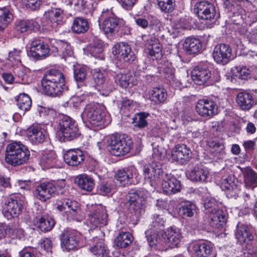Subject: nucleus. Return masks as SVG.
Wrapping results in <instances>:
<instances>
[{
	"instance_id": "a211bd4d",
	"label": "nucleus",
	"mask_w": 257,
	"mask_h": 257,
	"mask_svg": "<svg viewBox=\"0 0 257 257\" xmlns=\"http://www.w3.org/2000/svg\"><path fill=\"white\" fill-rule=\"evenodd\" d=\"M161 181H162V189L166 194L171 195L180 191V181L171 174L164 173Z\"/></svg>"
},
{
	"instance_id": "c756f323",
	"label": "nucleus",
	"mask_w": 257,
	"mask_h": 257,
	"mask_svg": "<svg viewBox=\"0 0 257 257\" xmlns=\"http://www.w3.org/2000/svg\"><path fill=\"white\" fill-rule=\"evenodd\" d=\"M189 179L194 182H207L209 181V173L207 169L194 167L188 173Z\"/></svg>"
},
{
	"instance_id": "e433bc0d",
	"label": "nucleus",
	"mask_w": 257,
	"mask_h": 257,
	"mask_svg": "<svg viewBox=\"0 0 257 257\" xmlns=\"http://www.w3.org/2000/svg\"><path fill=\"white\" fill-rule=\"evenodd\" d=\"M88 52L90 55L96 59L102 60L104 59L103 47L102 41L95 38L88 48Z\"/></svg>"
},
{
	"instance_id": "4be33fe9",
	"label": "nucleus",
	"mask_w": 257,
	"mask_h": 257,
	"mask_svg": "<svg viewBox=\"0 0 257 257\" xmlns=\"http://www.w3.org/2000/svg\"><path fill=\"white\" fill-rule=\"evenodd\" d=\"M56 191V187L53 183L44 182L36 187L35 195L38 199L45 202L52 197Z\"/></svg>"
},
{
	"instance_id": "79ce46f5",
	"label": "nucleus",
	"mask_w": 257,
	"mask_h": 257,
	"mask_svg": "<svg viewBox=\"0 0 257 257\" xmlns=\"http://www.w3.org/2000/svg\"><path fill=\"white\" fill-rule=\"evenodd\" d=\"M150 97L156 104L163 103L167 97V91L163 87L154 88L150 92Z\"/></svg>"
},
{
	"instance_id": "c03bdc74",
	"label": "nucleus",
	"mask_w": 257,
	"mask_h": 257,
	"mask_svg": "<svg viewBox=\"0 0 257 257\" xmlns=\"http://www.w3.org/2000/svg\"><path fill=\"white\" fill-rule=\"evenodd\" d=\"M133 236L128 232H120L114 239L115 244L120 248H125L131 244Z\"/></svg>"
},
{
	"instance_id": "5fc2aeb1",
	"label": "nucleus",
	"mask_w": 257,
	"mask_h": 257,
	"mask_svg": "<svg viewBox=\"0 0 257 257\" xmlns=\"http://www.w3.org/2000/svg\"><path fill=\"white\" fill-rule=\"evenodd\" d=\"M157 2L161 11L165 13L172 12L175 7V0H157Z\"/></svg>"
},
{
	"instance_id": "ddd939ff",
	"label": "nucleus",
	"mask_w": 257,
	"mask_h": 257,
	"mask_svg": "<svg viewBox=\"0 0 257 257\" xmlns=\"http://www.w3.org/2000/svg\"><path fill=\"white\" fill-rule=\"evenodd\" d=\"M64 17V12L58 8H53L45 13L42 18L44 25L50 27L52 29L57 31L60 26L62 25Z\"/></svg>"
},
{
	"instance_id": "7ed1b4c3",
	"label": "nucleus",
	"mask_w": 257,
	"mask_h": 257,
	"mask_svg": "<svg viewBox=\"0 0 257 257\" xmlns=\"http://www.w3.org/2000/svg\"><path fill=\"white\" fill-rule=\"evenodd\" d=\"M83 119H86L92 125L104 126L109 122V117L107 115L105 108L96 103H90L86 105L81 114Z\"/></svg>"
},
{
	"instance_id": "39448f33",
	"label": "nucleus",
	"mask_w": 257,
	"mask_h": 257,
	"mask_svg": "<svg viewBox=\"0 0 257 257\" xmlns=\"http://www.w3.org/2000/svg\"><path fill=\"white\" fill-rule=\"evenodd\" d=\"M110 153L115 156L128 153L133 147V141L124 134H113L108 140Z\"/></svg>"
},
{
	"instance_id": "f3484780",
	"label": "nucleus",
	"mask_w": 257,
	"mask_h": 257,
	"mask_svg": "<svg viewBox=\"0 0 257 257\" xmlns=\"http://www.w3.org/2000/svg\"><path fill=\"white\" fill-rule=\"evenodd\" d=\"M189 249L195 257H212L213 248L210 242H195L190 244Z\"/></svg>"
},
{
	"instance_id": "680f3d73",
	"label": "nucleus",
	"mask_w": 257,
	"mask_h": 257,
	"mask_svg": "<svg viewBox=\"0 0 257 257\" xmlns=\"http://www.w3.org/2000/svg\"><path fill=\"white\" fill-rule=\"evenodd\" d=\"M155 34V32H158L162 30L163 26L161 21L157 18L150 16H149V27Z\"/></svg>"
},
{
	"instance_id": "0e129e2a",
	"label": "nucleus",
	"mask_w": 257,
	"mask_h": 257,
	"mask_svg": "<svg viewBox=\"0 0 257 257\" xmlns=\"http://www.w3.org/2000/svg\"><path fill=\"white\" fill-rule=\"evenodd\" d=\"M112 189V185L108 182H103L97 186V192L101 195H106L110 193Z\"/></svg>"
},
{
	"instance_id": "7c9ffc66",
	"label": "nucleus",
	"mask_w": 257,
	"mask_h": 257,
	"mask_svg": "<svg viewBox=\"0 0 257 257\" xmlns=\"http://www.w3.org/2000/svg\"><path fill=\"white\" fill-rule=\"evenodd\" d=\"M236 101L243 110L250 109L254 104L252 95L247 92H240L236 96Z\"/></svg>"
},
{
	"instance_id": "473e14b6",
	"label": "nucleus",
	"mask_w": 257,
	"mask_h": 257,
	"mask_svg": "<svg viewBox=\"0 0 257 257\" xmlns=\"http://www.w3.org/2000/svg\"><path fill=\"white\" fill-rule=\"evenodd\" d=\"M245 186L252 190L257 187V173L250 167H246L242 171Z\"/></svg>"
},
{
	"instance_id": "9b49d317",
	"label": "nucleus",
	"mask_w": 257,
	"mask_h": 257,
	"mask_svg": "<svg viewBox=\"0 0 257 257\" xmlns=\"http://www.w3.org/2000/svg\"><path fill=\"white\" fill-rule=\"evenodd\" d=\"M81 234L78 231L71 230H64L60 235L61 246L63 251L77 250L79 247Z\"/></svg>"
},
{
	"instance_id": "9d476101",
	"label": "nucleus",
	"mask_w": 257,
	"mask_h": 257,
	"mask_svg": "<svg viewBox=\"0 0 257 257\" xmlns=\"http://www.w3.org/2000/svg\"><path fill=\"white\" fill-rule=\"evenodd\" d=\"M164 174L160 162H152L143 166L144 179L152 187H155L160 181Z\"/></svg>"
},
{
	"instance_id": "412c9836",
	"label": "nucleus",
	"mask_w": 257,
	"mask_h": 257,
	"mask_svg": "<svg viewBox=\"0 0 257 257\" xmlns=\"http://www.w3.org/2000/svg\"><path fill=\"white\" fill-rule=\"evenodd\" d=\"M192 152L185 144L176 145L172 151V159L181 164H186L191 158Z\"/></svg>"
},
{
	"instance_id": "8fccbe9b",
	"label": "nucleus",
	"mask_w": 257,
	"mask_h": 257,
	"mask_svg": "<svg viewBox=\"0 0 257 257\" xmlns=\"http://www.w3.org/2000/svg\"><path fill=\"white\" fill-rule=\"evenodd\" d=\"M221 203L217 202L215 198H207L204 202V212L206 214H209L216 210H220Z\"/></svg>"
},
{
	"instance_id": "0eeeda50",
	"label": "nucleus",
	"mask_w": 257,
	"mask_h": 257,
	"mask_svg": "<svg viewBox=\"0 0 257 257\" xmlns=\"http://www.w3.org/2000/svg\"><path fill=\"white\" fill-rule=\"evenodd\" d=\"M79 135L78 125L74 119L64 115L59 120L57 128V135L61 141H71L77 138Z\"/></svg>"
},
{
	"instance_id": "603ef678",
	"label": "nucleus",
	"mask_w": 257,
	"mask_h": 257,
	"mask_svg": "<svg viewBox=\"0 0 257 257\" xmlns=\"http://www.w3.org/2000/svg\"><path fill=\"white\" fill-rule=\"evenodd\" d=\"M17 102L19 108L24 111L29 110L32 105V100L30 97L25 93L20 94L17 99Z\"/></svg>"
},
{
	"instance_id": "dca6fc26",
	"label": "nucleus",
	"mask_w": 257,
	"mask_h": 257,
	"mask_svg": "<svg viewBox=\"0 0 257 257\" xmlns=\"http://www.w3.org/2000/svg\"><path fill=\"white\" fill-rule=\"evenodd\" d=\"M231 55V48L228 45L224 44L216 45L212 53L214 61L223 65L229 62Z\"/></svg>"
},
{
	"instance_id": "09e8293b",
	"label": "nucleus",
	"mask_w": 257,
	"mask_h": 257,
	"mask_svg": "<svg viewBox=\"0 0 257 257\" xmlns=\"http://www.w3.org/2000/svg\"><path fill=\"white\" fill-rule=\"evenodd\" d=\"M58 55L65 59L67 57L71 56L73 54V52L70 45L64 41H59L57 43V46L56 47Z\"/></svg>"
},
{
	"instance_id": "f8f14e48",
	"label": "nucleus",
	"mask_w": 257,
	"mask_h": 257,
	"mask_svg": "<svg viewBox=\"0 0 257 257\" xmlns=\"http://www.w3.org/2000/svg\"><path fill=\"white\" fill-rule=\"evenodd\" d=\"M194 9L198 17L202 19L215 20L219 17L215 7L209 1H202L197 2Z\"/></svg>"
},
{
	"instance_id": "bb28decb",
	"label": "nucleus",
	"mask_w": 257,
	"mask_h": 257,
	"mask_svg": "<svg viewBox=\"0 0 257 257\" xmlns=\"http://www.w3.org/2000/svg\"><path fill=\"white\" fill-rule=\"evenodd\" d=\"M136 172V169L134 167H130L117 171L115 175L116 183L122 186L131 183V180Z\"/></svg>"
},
{
	"instance_id": "338daca9",
	"label": "nucleus",
	"mask_w": 257,
	"mask_h": 257,
	"mask_svg": "<svg viewBox=\"0 0 257 257\" xmlns=\"http://www.w3.org/2000/svg\"><path fill=\"white\" fill-rule=\"evenodd\" d=\"M69 103L75 108H79L84 105L83 98L82 96H73L69 100Z\"/></svg>"
},
{
	"instance_id": "052dcab7",
	"label": "nucleus",
	"mask_w": 257,
	"mask_h": 257,
	"mask_svg": "<svg viewBox=\"0 0 257 257\" xmlns=\"http://www.w3.org/2000/svg\"><path fill=\"white\" fill-rule=\"evenodd\" d=\"M41 157L40 162L46 167L52 165L55 159L56 155L54 152H48L42 154Z\"/></svg>"
},
{
	"instance_id": "49530a36",
	"label": "nucleus",
	"mask_w": 257,
	"mask_h": 257,
	"mask_svg": "<svg viewBox=\"0 0 257 257\" xmlns=\"http://www.w3.org/2000/svg\"><path fill=\"white\" fill-rule=\"evenodd\" d=\"M13 15L7 7L0 8V31L4 30L13 20Z\"/></svg>"
},
{
	"instance_id": "6e6552de",
	"label": "nucleus",
	"mask_w": 257,
	"mask_h": 257,
	"mask_svg": "<svg viewBox=\"0 0 257 257\" xmlns=\"http://www.w3.org/2000/svg\"><path fill=\"white\" fill-rule=\"evenodd\" d=\"M57 209L65 210L67 219L81 222L84 218V214L80 208L79 204L76 201L64 199L57 202Z\"/></svg>"
},
{
	"instance_id": "774afa93",
	"label": "nucleus",
	"mask_w": 257,
	"mask_h": 257,
	"mask_svg": "<svg viewBox=\"0 0 257 257\" xmlns=\"http://www.w3.org/2000/svg\"><path fill=\"white\" fill-rule=\"evenodd\" d=\"M244 254L245 257H257V248L247 243Z\"/></svg>"
},
{
	"instance_id": "f257e3e1",
	"label": "nucleus",
	"mask_w": 257,
	"mask_h": 257,
	"mask_svg": "<svg viewBox=\"0 0 257 257\" xmlns=\"http://www.w3.org/2000/svg\"><path fill=\"white\" fill-rule=\"evenodd\" d=\"M42 86L45 93L51 96H60L68 89L63 74L59 70L51 69L44 75Z\"/></svg>"
},
{
	"instance_id": "2eb2a0df",
	"label": "nucleus",
	"mask_w": 257,
	"mask_h": 257,
	"mask_svg": "<svg viewBox=\"0 0 257 257\" xmlns=\"http://www.w3.org/2000/svg\"><path fill=\"white\" fill-rule=\"evenodd\" d=\"M112 52L120 60L127 63L133 62L136 58L130 46L125 42H121L115 44L112 47Z\"/></svg>"
},
{
	"instance_id": "13d9d810",
	"label": "nucleus",
	"mask_w": 257,
	"mask_h": 257,
	"mask_svg": "<svg viewBox=\"0 0 257 257\" xmlns=\"http://www.w3.org/2000/svg\"><path fill=\"white\" fill-rule=\"evenodd\" d=\"M17 5L25 6L32 10L38 9L41 4L40 0H14Z\"/></svg>"
},
{
	"instance_id": "6ab92c4d",
	"label": "nucleus",
	"mask_w": 257,
	"mask_h": 257,
	"mask_svg": "<svg viewBox=\"0 0 257 257\" xmlns=\"http://www.w3.org/2000/svg\"><path fill=\"white\" fill-rule=\"evenodd\" d=\"M217 105L209 99L199 100L196 105V110L199 115L204 117H210L216 113Z\"/></svg>"
},
{
	"instance_id": "423d86ee",
	"label": "nucleus",
	"mask_w": 257,
	"mask_h": 257,
	"mask_svg": "<svg viewBox=\"0 0 257 257\" xmlns=\"http://www.w3.org/2000/svg\"><path fill=\"white\" fill-rule=\"evenodd\" d=\"M88 212L87 224L91 229L105 226L108 215L106 207L101 204L87 205Z\"/></svg>"
},
{
	"instance_id": "a878e982",
	"label": "nucleus",
	"mask_w": 257,
	"mask_h": 257,
	"mask_svg": "<svg viewBox=\"0 0 257 257\" xmlns=\"http://www.w3.org/2000/svg\"><path fill=\"white\" fill-rule=\"evenodd\" d=\"M63 158L68 165L76 167L82 164L85 157L80 150L70 149L64 154Z\"/></svg>"
},
{
	"instance_id": "f704fd0d",
	"label": "nucleus",
	"mask_w": 257,
	"mask_h": 257,
	"mask_svg": "<svg viewBox=\"0 0 257 257\" xmlns=\"http://www.w3.org/2000/svg\"><path fill=\"white\" fill-rule=\"evenodd\" d=\"M107 73L104 70L95 69L93 72V78L96 89L102 87L104 89L111 90L112 87L109 88L107 83L106 82Z\"/></svg>"
},
{
	"instance_id": "2f4dec72",
	"label": "nucleus",
	"mask_w": 257,
	"mask_h": 257,
	"mask_svg": "<svg viewBox=\"0 0 257 257\" xmlns=\"http://www.w3.org/2000/svg\"><path fill=\"white\" fill-rule=\"evenodd\" d=\"M165 242L171 247H177L182 238L181 231L179 228L171 227L166 232Z\"/></svg>"
},
{
	"instance_id": "58836bf2",
	"label": "nucleus",
	"mask_w": 257,
	"mask_h": 257,
	"mask_svg": "<svg viewBox=\"0 0 257 257\" xmlns=\"http://www.w3.org/2000/svg\"><path fill=\"white\" fill-rule=\"evenodd\" d=\"M235 237L238 241L242 244L253 240V236L248 227L244 225L238 226L235 233Z\"/></svg>"
},
{
	"instance_id": "de8ad7c7",
	"label": "nucleus",
	"mask_w": 257,
	"mask_h": 257,
	"mask_svg": "<svg viewBox=\"0 0 257 257\" xmlns=\"http://www.w3.org/2000/svg\"><path fill=\"white\" fill-rule=\"evenodd\" d=\"M196 206L193 203L187 201L182 204L179 208V214L183 218L192 217L196 211Z\"/></svg>"
},
{
	"instance_id": "bf43d9fd",
	"label": "nucleus",
	"mask_w": 257,
	"mask_h": 257,
	"mask_svg": "<svg viewBox=\"0 0 257 257\" xmlns=\"http://www.w3.org/2000/svg\"><path fill=\"white\" fill-rule=\"evenodd\" d=\"M231 71L234 77L241 79H245L250 73V71L246 67H235Z\"/></svg>"
},
{
	"instance_id": "864d4df0",
	"label": "nucleus",
	"mask_w": 257,
	"mask_h": 257,
	"mask_svg": "<svg viewBox=\"0 0 257 257\" xmlns=\"http://www.w3.org/2000/svg\"><path fill=\"white\" fill-rule=\"evenodd\" d=\"M159 233V231L150 228L146 231V237L150 246H156L159 242L161 239Z\"/></svg>"
},
{
	"instance_id": "aec40b11",
	"label": "nucleus",
	"mask_w": 257,
	"mask_h": 257,
	"mask_svg": "<svg viewBox=\"0 0 257 257\" xmlns=\"http://www.w3.org/2000/svg\"><path fill=\"white\" fill-rule=\"evenodd\" d=\"M50 49L47 43L41 40L36 39L31 44L30 53L32 57L38 60H41L48 56Z\"/></svg>"
},
{
	"instance_id": "a19ab883",
	"label": "nucleus",
	"mask_w": 257,
	"mask_h": 257,
	"mask_svg": "<svg viewBox=\"0 0 257 257\" xmlns=\"http://www.w3.org/2000/svg\"><path fill=\"white\" fill-rule=\"evenodd\" d=\"M115 83L122 88L127 87L130 84L135 85L133 78L130 74H123L121 72H114L113 75Z\"/></svg>"
},
{
	"instance_id": "5701e85b",
	"label": "nucleus",
	"mask_w": 257,
	"mask_h": 257,
	"mask_svg": "<svg viewBox=\"0 0 257 257\" xmlns=\"http://www.w3.org/2000/svg\"><path fill=\"white\" fill-rule=\"evenodd\" d=\"M109 13V11L107 10L106 11H103L101 14V17L105 18L102 24V29L106 34H112L118 32L120 26L119 19L113 16L108 17Z\"/></svg>"
},
{
	"instance_id": "69168bd1",
	"label": "nucleus",
	"mask_w": 257,
	"mask_h": 257,
	"mask_svg": "<svg viewBox=\"0 0 257 257\" xmlns=\"http://www.w3.org/2000/svg\"><path fill=\"white\" fill-rule=\"evenodd\" d=\"M149 116L147 112H141L138 114L136 117V125L140 128H144L147 125L148 122L146 118Z\"/></svg>"
},
{
	"instance_id": "4468645a",
	"label": "nucleus",
	"mask_w": 257,
	"mask_h": 257,
	"mask_svg": "<svg viewBox=\"0 0 257 257\" xmlns=\"http://www.w3.org/2000/svg\"><path fill=\"white\" fill-rule=\"evenodd\" d=\"M27 135L29 141L34 145L43 144L49 138V134L45 127L38 124L29 127Z\"/></svg>"
},
{
	"instance_id": "1a4fd4ad",
	"label": "nucleus",
	"mask_w": 257,
	"mask_h": 257,
	"mask_svg": "<svg viewBox=\"0 0 257 257\" xmlns=\"http://www.w3.org/2000/svg\"><path fill=\"white\" fill-rule=\"evenodd\" d=\"M24 205L23 197L19 195L12 196L5 202L3 214L8 219L17 217L22 213Z\"/></svg>"
},
{
	"instance_id": "e2e57ef3",
	"label": "nucleus",
	"mask_w": 257,
	"mask_h": 257,
	"mask_svg": "<svg viewBox=\"0 0 257 257\" xmlns=\"http://www.w3.org/2000/svg\"><path fill=\"white\" fill-rule=\"evenodd\" d=\"M164 152L165 151L162 147L159 146H155L154 145H153L152 157L154 159L153 162H160L162 158L164 157Z\"/></svg>"
},
{
	"instance_id": "37998d69",
	"label": "nucleus",
	"mask_w": 257,
	"mask_h": 257,
	"mask_svg": "<svg viewBox=\"0 0 257 257\" xmlns=\"http://www.w3.org/2000/svg\"><path fill=\"white\" fill-rule=\"evenodd\" d=\"M94 244L90 250L98 257L107 256V250L102 239L95 237L93 239Z\"/></svg>"
},
{
	"instance_id": "4c0bfd02",
	"label": "nucleus",
	"mask_w": 257,
	"mask_h": 257,
	"mask_svg": "<svg viewBox=\"0 0 257 257\" xmlns=\"http://www.w3.org/2000/svg\"><path fill=\"white\" fill-rule=\"evenodd\" d=\"M183 47L184 51L191 55L197 53L201 49L202 44L198 39L188 38L184 42Z\"/></svg>"
},
{
	"instance_id": "6e6d98bb",
	"label": "nucleus",
	"mask_w": 257,
	"mask_h": 257,
	"mask_svg": "<svg viewBox=\"0 0 257 257\" xmlns=\"http://www.w3.org/2000/svg\"><path fill=\"white\" fill-rule=\"evenodd\" d=\"M165 220L162 216L154 214L152 217V222L149 226V228L161 230L164 226Z\"/></svg>"
},
{
	"instance_id": "b1692460",
	"label": "nucleus",
	"mask_w": 257,
	"mask_h": 257,
	"mask_svg": "<svg viewBox=\"0 0 257 257\" xmlns=\"http://www.w3.org/2000/svg\"><path fill=\"white\" fill-rule=\"evenodd\" d=\"M191 77L195 83L201 85L211 79V74L206 66L199 65L193 69Z\"/></svg>"
},
{
	"instance_id": "72a5a7b5",
	"label": "nucleus",
	"mask_w": 257,
	"mask_h": 257,
	"mask_svg": "<svg viewBox=\"0 0 257 257\" xmlns=\"http://www.w3.org/2000/svg\"><path fill=\"white\" fill-rule=\"evenodd\" d=\"M38 23L34 20H18L15 22L14 29L19 33H23L38 29Z\"/></svg>"
},
{
	"instance_id": "3c124183",
	"label": "nucleus",
	"mask_w": 257,
	"mask_h": 257,
	"mask_svg": "<svg viewBox=\"0 0 257 257\" xmlns=\"http://www.w3.org/2000/svg\"><path fill=\"white\" fill-rule=\"evenodd\" d=\"M88 74L86 66H78L74 69V77L78 85L84 83Z\"/></svg>"
},
{
	"instance_id": "c85d7f7f",
	"label": "nucleus",
	"mask_w": 257,
	"mask_h": 257,
	"mask_svg": "<svg viewBox=\"0 0 257 257\" xmlns=\"http://www.w3.org/2000/svg\"><path fill=\"white\" fill-rule=\"evenodd\" d=\"M208 215L209 224L212 227L220 228L225 225L226 218L222 210H216Z\"/></svg>"
},
{
	"instance_id": "393cba45",
	"label": "nucleus",
	"mask_w": 257,
	"mask_h": 257,
	"mask_svg": "<svg viewBox=\"0 0 257 257\" xmlns=\"http://www.w3.org/2000/svg\"><path fill=\"white\" fill-rule=\"evenodd\" d=\"M231 176H223L220 180V187L224 191L228 197H235L240 191L238 185L233 181Z\"/></svg>"
},
{
	"instance_id": "f03ea898",
	"label": "nucleus",
	"mask_w": 257,
	"mask_h": 257,
	"mask_svg": "<svg viewBox=\"0 0 257 257\" xmlns=\"http://www.w3.org/2000/svg\"><path fill=\"white\" fill-rule=\"evenodd\" d=\"M30 157V152L28 147L21 142H12L6 147V161L13 166L24 164L28 161Z\"/></svg>"
},
{
	"instance_id": "4d7b16f0",
	"label": "nucleus",
	"mask_w": 257,
	"mask_h": 257,
	"mask_svg": "<svg viewBox=\"0 0 257 257\" xmlns=\"http://www.w3.org/2000/svg\"><path fill=\"white\" fill-rule=\"evenodd\" d=\"M174 71L172 64L168 62H165L162 66L159 67L160 74L164 75L165 78H168L169 80L173 79Z\"/></svg>"
},
{
	"instance_id": "a18cd8bd",
	"label": "nucleus",
	"mask_w": 257,
	"mask_h": 257,
	"mask_svg": "<svg viewBox=\"0 0 257 257\" xmlns=\"http://www.w3.org/2000/svg\"><path fill=\"white\" fill-rule=\"evenodd\" d=\"M71 28L73 32L75 33H84L88 30L89 24L86 19L77 17L73 20Z\"/></svg>"
},
{
	"instance_id": "cd10ccee",
	"label": "nucleus",
	"mask_w": 257,
	"mask_h": 257,
	"mask_svg": "<svg viewBox=\"0 0 257 257\" xmlns=\"http://www.w3.org/2000/svg\"><path fill=\"white\" fill-rule=\"evenodd\" d=\"M33 223L35 226L41 231L47 232L53 228L55 222L51 217L39 215L34 219Z\"/></svg>"
},
{
	"instance_id": "ea45409f",
	"label": "nucleus",
	"mask_w": 257,
	"mask_h": 257,
	"mask_svg": "<svg viewBox=\"0 0 257 257\" xmlns=\"http://www.w3.org/2000/svg\"><path fill=\"white\" fill-rule=\"evenodd\" d=\"M75 181L81 189L87 191H91L95 185L94 180L91 177L85 174L78 176Z\"/></svg>"
},
{
	"instance_id": "c9c22d12",
	"label": "nucleus",
	"mask_w": 257,
	"mask_h": 257,
	"mask_svg": "<svg viewBox=\"0 0 257 257\" xmlns=\"http://www.w3.org/2000/svg\"><path fill=\"white\" fill-rule=\"evenodd\" d=\"M149 55L153 59H159L162 57V48L159 40L151 38L147 44Z\"/></svg>"
},
{
	"instance_id": "20e7f679",
	"label": "nucleus",
	"mask_w": 257,
	"mask_h": 257,
	"mask_svg": "<svg viewBox=\"0 0 257 257\" xmlns=\"http://www.w3.org/2000/svg\"><path fill=\"white\" fill-rule=\"evenodd\" d=\"M149 196V192L145 189L131 191L125 198V208L131 214L139 216L143 211L145 200Z\"/></svg>"
}]
</instances>
